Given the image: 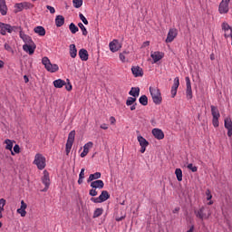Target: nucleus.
Segmentation results:
<instances>
[{
	"label": "nucleus",
	"instance_id": "52",
	"mask_svg": "<svg viewBox=\"0 0 232 232\" xmlns=\"http://www.w3.org/2000/svg\"><path fill=\"white\" fill-rule=\"evenodd\" d=\"M205 194L207 196V200H211V198H213V195H211V190L207 189Z\"/></svg>",
	"mask_w": 232,
	"mask_h": 232
},
{
	"label": "nucleus",
	"instance_id": "34",
	"mask_svg": "<svg viewBox=\"0 0 232 232\" xmlns=\"http://www.w3.org/2000/svg\"><path fill=\"white\" fill-rule=\"evenodd\" d=\"M69 30L72 34H75L76 32H79V27H77V25H75V24L71 23L69 25Z\"/></svg>",
	"mask_w": 232,
	"mask_h": 232
},
{
	"label": "nucleus",
	"instance_id": "19",
	"mask_svg": "<svg viewBox=\"0 0 232 232\" xmlns=\"http://www.w3.org/2000/svg\"><path fill=\"white\" fill-rule=\"evenodd\" d=\"M8 12V7L6 6V1L5 0H0V13L2 15H6Z\"/></svg>",
	"mask_w": 232,
	"mask_h": 232
},
{
	"label": "nucleus",
	"instance_id": "37",
	"mask_svg": "<svg viewBox=\"0 0 232 232\" xmlns=\"http://www.w3.org/2000/svg\"><path fill=\"white\" fill-rule=\"evenodd\" d=\"M84 171H85V169H81V172L79 174L78 184H82V182L84 180Z\"/></svg>",
	"mask_w": 232,
	"mask_h": 232
},
{
	"label": "nucleus",
	"instance_id": "10",
	"mask_svg": "<svg viewBox=\"0 0 232 232\" xmlns=\"http://www.w3.org/2000/svg\"><path fill=\"white\" fill-rule=\"evenodd\" d=\"M109 48L111 52L115 53V52H119L122 48V45L119 43V40L114 39L109 44Z\"/></svg>",
	"mask_w": 232,
	"mask_h": 232
},
{
	"label": "nucleus",
	"instance_id": "4",
	"mask_svg": "<svg viewBox=\"0 0 232 232\" xmlns=\"http://www.w3.org/2000/svg\"><path fill=\"white\" fill-rule=\"evenodd\" d=\"M194 215L196 216V218L201 220V222H203L204 220H208V218L211 217L210 213L206 214V207H201L199 209H195Z\"/></svg>",
	"mask_w": 232,
	"mask_h": 232
},
{
	"label": "nucleus",
	"instance_id": "41",
	"mask_svg": "<svg viewBox=\"0 0 232 232\" xmlns=\"http://www.w3.org/2000/svg\"><path fill=\"white\" fill-rule=\"evenodd\" d=\"M72 146H73V143H70V142H66V145H65V152H66V155H70V151H72Z\"/></svg>",
	"mask_w": 232,
	"mask_h": 232
},
{
	"label": "nucleus",
	"instance_id": "39",
	"mask_svg": "<svg viewBox=\"0 0 232 232\" xmlns=\"http://www.w3.org/2000/svg\"><path fill=\"white\" fill-rule=\"evenodd\" d=\"M78 26L82 30V35H88V30H86V27L84 26V24H82V23H79Z\"/></svg>",
	"mask_w": 232,
	"mask_h": 232
},
{
	"label": "nucleus",
	"instance_id": "56",
	"mask_svg": "<svg viewBox=\"0 0 232 232\" xmlns=\"http://www.w3.org/2000/svg\"><path fill=\"white\" fill-rule=\"evenodd\" d=\"M14 153H21V148L19 147V145H14Z\"/></svg>",
	"mask_w": 232,
	"mask_h": 232
},
{
	"label": "nucleus",
	"instance_id": "6",
	"mask_svg": "<svg viewBox=\"0 0 232 232\" xmlns=\"http://www.w3.org/2000/svg\"><path fill=\"white\" fill-rule=\"evenodd\" d=\"M42 182L44 184V188H43L41 191L45 193L48 191L50 188V173L47 172V170L44 171V177H42Z\"/></svg>",
	"mask_w": 232,
	"mask_h": 232
},
{
	"label": "nucleus",
	"instance_id": "5",
	"mask_svg": "<svg viewBox=\"0 0 232 232\" xmlns=\"http://www.w3.org/2000/svg\"><path fill=\"white\" fill-rule=\"evenodd\" d=\"M110 198V193L107 190H102V194L98 198H92V202L94 204H101L102 202H106Z\"/></svg>",
	"mask_w": 232,
	"mask_h": 232
},
{
	"label": "nucleus",
	"instance_id": "25",
	"mask_svg": "<svg viewBox=\"0 0 232 232\" xmlns=\"http://www.w3.org/2000/svg\"><path fill=\"white\" fill-rule=\"evenodd\" d=\"M140 93V88L139 87H132L129 92V94L134 97L135 99L136 97H139Z\"/></svg>",
	"mask_w": 232,
	"mask_h": 232
},
{
	"label": "nucleus",
	"instance_id": "35",
	"mask_svg": "<svg viewBox=\"0 0 232 232\" xmlns=\"http://www.w3.org/2000/svg\"><path fill=\"white\" fill-rule=\"evenodd\" d=\"M22 5L24 6V10H32V8H34V4L30 2H23Z\"/></svg>",
	"mask_w": 232,
	"mask_h": 232
},
{
	"label": "nucleus",
	"instance_id": "17",
	"mask_svg": "<svg viewBox=\"0 0 232 232\" xmlns=\"http://www.w3.org/2000/svg\"><path fill=\"white\" fill-rule=\"evenodd\" d=\"M91 188L93 189H102V188H104V181H102V179L92 181L91 182Z\"/></svg>",
	"mask_w": 232,
	"mask_h": 232
},
{
	"label": "nucleus",
	"instance_id": "11",
	"mask_svg": "<svg viewBox=\"0 0 232 232\" xmlns=\"http://www.w3.org/2000/svg\"><path fill=\"white\" fill-rule=\"evenodd\" d=\"M221 28L224 32V37L227 39V37H232V27L227 24V23L224 22L221 24Z\"/></svg>",
	"mask_w": 232,
	"mask_h": 232
},
{
	"label": "nucleus",
	"instance_id": "64",
	"mask_svg": "<svg viewBox=\"0 0 232 232\" xmlns=\"http://www.w3.org/2000/svg\"><path fill=\"white\" fill-rule=\"evenodd\" d=\"M179 211H180V207L175 208L172 210V213H179Z\"/></svg>",
	"mask_w": 232,
	"mask_h": 232
},
{
	"label": "nucleus",
	"instance_id": "40",
	"mask_svg": "<svg viewBox=\"0 0 232 232\" xmlns=\"http://www.w3.org/2000/svg\"><path fill=\"white\" fill-rule=\"evenodd\" d=\"M188 169H190V171L192 173H197V171H198V168L197 166H193L192 163H189L188 166H187Z\"/></svg>",
	"mask_w": 232,
	"mask_h": 232
},
{
	"label": "nucleus",
	"instance_id": "54",
	"mask_svg": "<svg viewBox=\"0 0 232 232\" xmlns=\"http://www.w3.org/2000/svg\"><path fill=\"white\" fill-rule=\"evenodd\" d=\"M124 53H128L127 52H123L120 53V60L121 63H126V56L124 55Z\"/></svg>",
	"mask_w": 232,
	"mask_h": 232
},
{
	"label": "nucleus",
	"instance_id": "32",
	"mask_svg": "<svg viewBox=\"0 0 232 232\" xmlns=\"http://www.w3.org/2000/svg\"><path fill=\"white\" fill-rule=\"evenodd\" d=\"M175 175L179 182H182V169H176Z\"/></svg>",
	"mask_w": 232,
	"mask_h": 232
},
{
	"label": "nucleus",
	"instance_id": "44",
	"mask_svg": "<svg viewBox=\"0 0 232 232\" xmlns=\"http://www.w3.org/2000/svg\"><path fill=\"white\" fill-rule=\"evenodd\" d=\"M14 8H17L15 14H17V12H23V10H24L23 3L15 4Z\"/></svg>",
	"mask_w": 232,
	"mask_h": 232
},
{
	"label": "nucleus",
	"instance_id": "61",
	"mask_svg": "<svg viewBox=\"0 0 232 232\" xmlns=\"http://www.w3.org/2000/svg\"><path fill=\"white\" fill-rule=\"evenodd\" d=\"M110 122H111V124H115V122H117V120H115V117L111 116L110 118Z\"/></svg>",
	"mask_w": 232,
	"mask_h": 232
},
{
	"label": "nucleus",
	"instance_id": "43",
	"mask_svg": "<svg viewBox=\"0 0 232 232\" xmlns=\"http://www.w3.org/2000/svg\"><path fill=\"white\" fill-rule=\"evenodd\" d=\"M24 43H25V44H34V40H32V37H30L29 35L25 36L24 38Z\"/></svg>",
	"mask_w": 232,
	"mask_h": 232
},
{
	"label": "nucleus",
	"instance_id": "46",
	"mask_svg": "<svg viewBox=\"0 0 232 232\" xmlns=\"http://www.w3.org/2000/svg\"><path fill=\"white\" fill-rule=\"evenodd\" d=\"M179 86H180V82H179V77H176V78L174 79V83H173V85H172V88L179 90Z\"/></svg>",
	"mask_w": 232,
	"mask_h": 232
},
{
	"label": "nucleus",
	"instance_id": "31",
	"mask_svg": "<svg viewBox=\"0 0 232 232\" xmlns=\"http://www.w3.org/2000/svg\"><path fill=\"white\" fill-rule=\"evenodd\" d=\"M75 141V130H72L68 135L67 142L73 144Z\"/></svg>",
	"mask_w": 232,
	"mask_h": 232
},
{
	"label": "nucleus",
	"instance_id": "14",
	"mask_svg": "<svg viewBox=\"0 0 232 232\" xmlns=\"http://www.w3.org/2000/svg\"><path fill=\"white\" fill-rule=\"evenodd\" d=\"M225 128L227 130V137H232V121L230 117H227L224 121Z\"/></svg>",
	"mask_w": 232,
	"mask_h": 232
},
{
	"label": "nucleus",
	"instance_id": "27",
	"mask_svg": "<svg viewBox=\"0 0 232 232\" xmlns=\"http://www.w3.org/2000/svg\"><path fill=\"white\" fill-rule=\"evenodd\" d=\"M211 108V114L213 118H220V111H218V108H217L214 105L210 106Z\"/></svg>",
	"mask_w": 232,
	"mask_h": 232
},
{
	"label": "nucleus",
	"instance_id": "26",
	"mask_svg": "<svg viewBox=\"0 0 232 232\" xmlns=\"http://www.w3.org/2000/svg\"><path fill=\"white\" fill-rule=\"evenodd\" d=\"M102 174L101 172H95L94 174H91L87 179V182H93V180H97L101 179Z\"/></svg>",
	"mask_w": 232,
	"mask_h": 232
},
{
	"label": "nucleus",
	"instance_id": "12",
	"mask_svg": "<svg viewBox=\"0 0 232 232\" xmlns=\"http://www.w3.org/2000/svg\"><path fill=\"white\" fill-rule=\"evenodd\" d=\"M35 48H37L35 44H25L23 45V50L26 52V53H29V55H34Z\"/></svg>",
	"mask_w": 232,
	"mask_h": 232
},
{
	"label": "nucleus",
	"instance_id": "55",
	"mask_svg": "<svg viewBox=\"0 0 232 232\" xmlns=\"http://www.w3.org/2000/svg\"><path fill=\"white\" fill-rule=\"evenodd\" d=\"M47 10H49L50 14L55 13V8H53L52 5H46Z\"/></svg>",
	"mask_w": 232,
	"mask_h": 232
},
{
	"label": "nucleus",
	"instance_id": "38",
	"mask_svg": "<svg viewBox=\"0 0 232 232\" xmlns=\"http://www.w3.org/2000/svg\"><path fill=\"white\" fill-rule=\"evenodd\" d=\"M74 8H81L82 6V0H72Z\"/></svg>",
	"mask_w": 232,
	"mask_h": 232
},
{
	"label": "nucleus",
	"instance_id": "36",
	"mask_svg": "<svg viewBox=\"0 0 232 232\" xmlns=\"http://www.w3.org/2000/svg\"><path fill=\"white\" fill-rule=\"evenodd\" d=\"M104 209L102 208H96L94 213H93V218H99V217H101V215H102Z\"/></svg>",
	"mask_w": 232,
	"mask_h": 232
},
{
	"label": "nucleus",
	"instance_id": "7",
	"mask_svg": "<svg viewBox=\"0 0 232 232\" xmlns=\"http://www.w3.org/2000/svg\"><path fill=\"white\" fill-rule=\"evenodd\" d=\"M185 81L187 85L186 97L188 101H190V99H193V90L191 89V80L189 79V76H187Z\"/></svg>",
	"mask_w": 232,
	"mask_h": 232
},
{
	"label": "nucleus",
	"instance_id": "15",
	"mask_svg": "<svg viewBox=\"0 0 232 232\" xmlns=\"http://www.w3.org/2000/svg\"><path fill=\"white\" fill-rule=\"evenodd\" d=\"M91 148H93V142L89 141L83 146V151L81 153L80 157H82V159H84V157H86V155L90 153Z\"/></svg>",
	"mask_w": 232,
	"mask_h": 232
},
{
	"label": "nucleus",
	"instance_id": "21",
	"mask_svg": "<svg viewBox=\"0 0 232 232\" xmlns=\"http://www.w3.org/2000/svg\"><path fill=\"white\" fill-rule=\"evenodd\" d=\"M150 57H152L154 63H159V61L164 57V54L160 52H154L151 53Z\"/></svg>",
	"mask_w": 232,
	"mask_h": 232
},
{
	"label": "nucleus",
	"instance_id": "45",
	"mask_svg": "<svg viewBox=\"0 0 232 232\" xmlns=\"http://www.w3.org/2000/svg\"><path fill=\"white\" fill-rule=\"evenodd\" d=\"M220 118H212V124L214 128H218L220 126V122L218 121Z\"/></svg>",
	"mask_w": 232,
	"mask_h": 232
},
{
	"label": "nucleus",
	"instance_id": "28",
	"mask_svg": "<svg viewBox=\"0 0 232 232\" xmlns=\"http://www.w3.org/2000/svg\"><path fill=\"white\" fill-rule=\"evenodd\" d=\"M70 56L72 59H75V57H77V47L73 44L70 45Z\"/></svg>",
	"mask_w": 232,
	"mask_h": 232
},
{
	"label": "nucleus",
	"instance_id": "8",
	"mask_svg": "<svg viewBox=\"0 0 232 232\" xmlns=\"http://www.w3.org/2000/svg\"><path fill=\"white\" fill-rule=\"evenodd\" d=\"M229 1L231 0L221 1L218 7L219 14H227V12H229Z\"/></svg>",
	"mask_w": 232,
	"mask_h": 232
},
{
	"label": "nucleus",
	"instance_id": "13",
	"mask_svg": "<svg viewBox=\"0 0 232 232\" xmlns=\"http://www.w3.org/2000/svg\"><path fill=\"white\" fill-rule=\"evenodd\" d=\"M6 33L7 34H12V29H10V24L0 22V34H1V35H6Z\"/></svg>",
	"mask_w": 232,
	"mask_h": 232
},
{
	"label": "nucleus",
	"instance_id": "30",
	"mask_svg": "<svg viewBox=\"0 0 232 232\" xmlns=\"http://www.w3.org/2000/svg\"><path fill=\"white\" fill-rule=\"evenodd\" d=\"M138 141L140 142V146H150V142L142 136H138Z\"/></svg>",
	"mask_w": 232,
	"mask_h": 232
},
{
	"label": "nucleus",
	"instance_id": "58",
	"mask_svg": "<svg viewBox=\"0 0 232 232\" xmlns=\"http://www.w3.org/2000/svg\"><path fill=\"white\" fill-rule=\"evenodd\" d=\"M177 90H178V89H175V88L171 87V95H172V98H175V96L177 95Z\"/></svg>",
	"mask_w": 232,
	"mask_h": 232
},
{
	"label": "nucleus",
	"instance_id": "22",
	"mask_svg": "<svg viewBox=\"0 0 232 232\" xmlns=\"http://www.w3.org/2000/svg\"><path fill=\"white\" fill-rule=\"evenodd\" d=\"M79 57L82 61H88V51L86 49H81L79 51Z\"/></svg>",
	"mask_w": 232,
	"mask_h": 232
},
{
	"label": "nucleus",
	"instance_id": "9",
	"mask_svg": "<svg viewBox=\"0 0 232 232\" xmlns=\"http://www.w3.org/2000/svg\"><path fill=\"white\" fill-rule=\"evenodd\" d=\"M179 35V31L175 28L169 29L168 34H167V39L166 43H173L175 41V38Z\"/></svg>",
	"mask_w": 232,
	"mask_h": 232
},
{
	"label": "nucleus",
	"instance_id": "49",
	"mask_svg": "<svg viewBox=\"0 0 232 232\" xmlns=\"http://www.w3.org/2000/svg\"><path fill=\"white\" fill-rule=\"evenodd\" d=\"M79 17L81 19V21H82L83 24H88V19H86V17L84 16V14H79Z\"/></svg>",
	"mask_w": 232,
	"mask_h": 232
},
{
	"label": "nucleus",
	"instance_id": "50",
	"mask_svg": "<svg viewBox=\"0 0 232 232\" xmlns=\"http://www.w3.org/2000/svg\"><path fill=\"white\" fill-rule=\"evenodd\" d=\"M89 195H90L91 197H97V195H98L97 188H92V189L89 191Z\"/></svg>",
	"mask_w": 232,
	"mask_h": 232
},
{
	"label": "nucleus",
	"instance_id": "57",
	"mask_svg": "<svg viewBox=\"0 0 232 232\" xmlns=\"http://www.w3.org/2000/svg\"><path fill=\"white\" fill-rule=\"evenodd\" d=\"M27 208H28V205H26V204L24 203V200H22V201H21V208H20L26 210Z\"/></svg>",
	"mask_w": 232,
	"mask_h": 232
},
{
	"label": "nucleus",
	"instance_id": "33",
	"mask_svg": "<svg viewBox=\"0 0 232 232\" xmlns=\"http://www.w3.org/2000/svg\"><path fill=\"white\" fill-rule=\"evenodd\" d=\"M139 101L142 106H148V96L142 95L140 97Z\"/></svg>",
	"mask_w": 232,
	"mask_h": 232
},
{
	"label": "nucleus",
	"instance_id": "48",
	"mask_svg": "<svg viewBox=\"0 0 232 232\" xmlns=\"http://www.w3.org/2000/svg\"><path fill=\"white\" fill-rule=\"evenodd\" d=\"M10 29H11V34H12V32H19L23 28H21V26H15V25L12 26V25H10Z\"/></svg>",
	"mask_w": 232,
	"mask_h": 232
},
{
	"label": "nucleus",
	"instance_id": "53",
	"mask_svg": "<svg viewBox=\"0 0 232 232\" xmlns=\"http://www.w3.org/2000/svg\"><path fill=\"white\" fill-rule=\"evenodd\" d=\"M67 81H68V83L67 84L65 83V90H67V92H72V83L70 82L69 79H67Z\"/></svg>",
	"mask_w": 232,
	"mask_h": 232
},
{
	"label": "nucleus",
	"instance_id": "63",
	"mask_svg": "<svg viewBox=\"0 0 232 232\" xmlns=\"http://www.w3.org/2000/svg\"><path fill=\"white\" fill-rule=\"evenodd\" d=\"M0 204H2L3 207L6 206V199L1 198L0 199Z\"/></svg>",
	"mask_w": 232,
	"mask_h": 232
},
{
	"label": "nucleus",
	"instance_id": "59",
	"mask_svg": "<svg viewBox=\"0 0 232 232\" xmlns=\"http://www.w3.org/2000/svg\"><path fill=\"white\" fill-rule=\"evenodd\" d=\"M19 35L22 40H24V38L27 36V34H25L24 32H23V29L19 31Z\"/></svg>",
	"mask_w": 232,
	"mask_h": 232
},
{
	"label": "nucleus",
	"instance_id": "3",
	"mask_svg": "<svg viewBox=\"0 0 232 232\" xmlns=\"http://www.w3.org/2000/svg\"><path fill=\"white\" fill-rule=\"evenodd\" d=\"M34 164L37 166L38 169H44L46 168V158L43 154L37 153L34 156Z\"/></svg>",
	"mask_w": 232,
	"mask_h": 232
},
{
	"label": "nucleus",
	"instance_id": "20",
	"mask_svg": "<svg viewBox=\"0 0 232 232\" xmlns=\"http://www.w3.org/2000/svg\"><path fill=\"white\" fill-rule=\"evenodd\" d=\"M34 34H38L41 37H44L46 35V29L43 26H36L34 29Z\"/></svg>",
	"mask_w": 232,
	"mask_h": 232
},
{
	"label": "nucleus",
	"instance_id": "1",
	"mask_svg": "<svg viewBox=\"0 0 232 232\" xmlns=\"http://www.w3.org/2000/svg\"><path fill=\"white\" fill-rule=\"evenodd\" d=\"M42 64H44L45 70L50 72V73H55V72H59V65L52 63L50 59L46 56L42 59Z\"/></svg>",
	"mask_w": 232,
	"mask_h": 232
},
{
	"label": "nucleus",
	"instance_id": "62",
	"mask_svg": "<svg viewBox=\"0 0 232 232\" xmlns=\"http://www.w3.org/2000/svg\"><path fill=\"white\" fill-rule=\"evenodd\" d=\"M146 148H148V146H141L140 150V153H146Z\"/></svg>",
	"mask_w": 232,
	"mask_h": 232
},
{
	"label": "nucleus",
	"instance_id": "60",
	"mask_svg": "<svg viewBox=\"0 0 232 232\" xmlns=\"http://www.w3.org/2000/svg\"><path fill=\"white\" fill-rule=\"evenodd\" d=\"M147 46H150V41L144 42L141 45V48H146Z\"/></svg>",
	"mask_w": 232,
	"mask_h": 232
},
{
	"label": "nucleus",
	"instance_id": "18",
	"mask_svg": "<svg viewBox=\"0 0 232 232\" xmlns=\"http://www.w3.org/2000/svg\"><path fill=\"white\" fill-rule=\"evenodd\" d=\"M152 135L158 140H162V139H164V131H162V130H160V129H153Z\"/></svg>",
	"mask_w": 232,
	"mask_h": 232
},
{
	"label": "nucleus",
	"instance_id": "16",
	"mask_svg": "<svg viewBox=\"0 0 232 232\" xmlns=\"http://www.w3.org/2000/svg\"><path fill=\"white\" fill-rule=\"evenodd\" d=\"M131 72L134 77H142L144 75V71L140 66H132Z\"/></svg>",
	"mask_w": 232,
	"mask_h": 232
},
{
	"label": "nucleus",
	"instance_id": "24",
	"mask_svg": "<svg viewBox=\"0 0 232 232\" xmlns=\"http://www.w3.org/2000/svg\"><path fill=\"white\" fill-rule=\"evenodd\" d=\"M55 24L57 26V28H61V26H63V24H64V16L59 14L56 16L55 18Z\"/></svg>",
	"mask_w": 232,
	"mask_h": 232
},
{
	"label": "nucleus",
	"instance_id": "23",
	"mask_svg": "<svg viewBox=\"0 0 232 232\" xmlns=\"http://www.w3.org/2000/svg\"><path fill=\"white\" fill-rule=\"evenodd\" d=\"M4 144H6L5 150H9V151H11V155H15V153H14V151H12V148H14V142L12 141V140L6 139L4 141Z\"/></svg>",
	"mask_w": 232,
	"mask_h": 232
},
{
	"label": "nucleus",
	"instance_id": "2",
	"mask_svg": "<svg viewBox=\"0 0 232 232\" xmlns=\"http://www.w3.org/2000/svg\"><path fill=\"white\" fill-rule=\"evenodd\" d=\"M150 92L154 104H160L162 102V94L160 93V88L150 87Z\"/></svg>",
	"mask_w": 232,
	"mask_h": 232
},
{
	"label": "nucleus",
	"instance_id": "47",
	"mask_svg": "<svg viewBox=\"0 0 232 232\" xmlns=\"http://www.w3.org/2000/svg\"><path fill=\"white\" fill-rule=\"evenodd\" d=\"M4 48L7 52H9V53H13V54L14 53V49L12 48V46H10V44H5Z\"/></svg>",
	"mask_w": 232,
	"mask_h": 232
},
{
	"label": "nucleus",
	"instance_id": "51",
	"mask_svg": "<svg viewBox=\"0 0 232 232\" xmlns=\"http://www.w3.org/2000/svg\"><path fill=\"white\" fill-rule=\"evenodd\" d=\"M17 213H19L21 217H26V210L24 208H18Z\"/></svg>",
	"mask_w": 232,
	"mask_h": 232
},
{
	"label": "nucleus",
	"instance_id": "29",
	"mask_svg": "<svg viewBox=\"0 0 232 232\" xmlns=\"http://www.w3.org/2000/svg\"><path fill=\"white\" fill-rule=\"evenodd\" d=\"M54 88H63V86H66V82L62 79L55 80L53 82Z\"/></svg>",
	"mask_w": 232,
	"mask_h": 232
},
{
	"label": "nucleus",
	"instance_id": "42",
	"mask_svg": "<svg viewBox=\"0 0 232 232\" xmlns=\"http://www.w3.org/2000/svg\"><path fill=\"white\" fill-rule=\"evenodd\" d=\"M137 101V98L129 97L126 101L127 106H132V104Z\"/></svg>",
	"mask_w": 232,
	"mask_h": 232
}]
</instances>
